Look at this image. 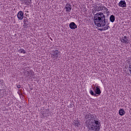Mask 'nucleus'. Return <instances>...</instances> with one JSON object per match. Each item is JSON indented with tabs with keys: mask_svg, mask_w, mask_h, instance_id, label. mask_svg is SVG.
I'll list each match as a JSON object with an SVG mask.
<instances>
[{
	"mask_svg": "<svg viewBox=\"0 0 131 131\" xmlns=\"http://www.w3.org/2000/svg\"><path fill=\"white\" fill-rule=\"evenodd\" d=\"M101 12V6L100 5L94 6L92 13L94 15V21L96 26L97 27H104L106 25V16L103 12Z\"/></svg>",
	"mask_w": 131,
	"mask_h": 131,
	"instance_id": "1",
	"label": "nucleus"
},
{
	"mask_svg": "<svg viewBox=\"0 0 131 131\" xmlns=\"http://www.w3.org/2000/svg\"><path fill=\"white\" fill-rule=\"evenodd\" d=\"M96 115L88 113L85 116L84 121L87 124V127L90 131L100 130L101 124L98 120H96Z\"/></svg>",
	"mask_w": 131,
	"mask_h": 131,
	"instance_id": "2",
	"label": "nucleus"
},
{
	"mask_svg": "<svg viewBox=\"0 0 131 131\" xmlns=\"http://www.w3.org/2000/svg\"><path fill=\"white\" fill-rule=\"evenodd\" d=\"M52 52H53V54H52L53 57L55 58L56 60H57V59H58V58L60 56V52H59L58 50H55V51H53Z\"/></svg>",
	"mask_w": 131,
	"mask_h": 131,
	"instance_id": "3",
	"label": "nucleus"
},
{
	"mask_svg": "<svg viewBox=\"0 0 131 131\" xmlns=\"http://www.w3.org/2000/svg\"><path fill=\"white\" fill-rule=\"evenodd\" d=\"M24 13H23V11H20L18 12L17 15L18 19H19V20H23V18H24Z\"/></svg>",
	"mask_w": 131,
	"mask_h": 131,
	"instance_id": "4",
	"label": "nucleus"
},
{
	"mask_svg": "<svg viewBox=\"0 0 131 131\" xmlns=\"http://www.w3.org/2000/svg\"><path fill=\"white\" fill-rule=\"evenodd\" d=\"M120 40L123 43H126L127 45L128 43V39H127V37L126 36L122 37Z\"/></svg>",
	"mask_w": 131,
	"mask_h": 131,
	"instance_id": "5",
	"label": "nucleus"
},
{
	"mask_svg": "<svg viewBox=\"0 0 131 131\" xmlns=\"http://www.w3.org/2000/svg\"><path fill=\"white\" fill-rule=\"evenodd\" d=\"M119 6L122 8H126V3H125V1H121L119 3Z\"/></svg>",
	"mask_w": 131,
	"mask_h": 131,
	"instance_id": "6",
	"label": "nucleus"
},
{
	"mask_svg": "<svg viewBox=\"0 0 131 131\" xmlns=\"http://www.w3.org/2000/svg\"><path fill=\"white\" fill-rule=\"evenodd\" d=\"M70 28L71 29H76L77 28V25L74 22H72L69 25Z\"/></svg>",
	"mask_w": 131,
	"mask_h": 131,
	"instance_id": "7",
	"label": "nucleus"
},
{
	"mask_svg": "<svg viewBox=\"0 0 131 131\" xmlns=\"http://www.w3.org/2000/svg\"><path fill=\"white\" fill-rule=\"evenodd\" d=\"M66 12H70L71 11L72 7L69 4H67L65 7Z\"/></svg>",
	"mask_w": 131,
	"mask_h": 131,
	"instance_id": "8",
	"label": "nucleus"
},
{
	"mask_svg": "<svg viewBox=\"0 0 131 131\" xmlns=\"http://www.w3.org/2000/svg\"><path fill=\"white\" fill-rule=\"evenodd\" d=\"M96 95H101V90L99 88V86H96V90L95 91Z\"/></svg>",
	"mask_w": 131,
	"mask_h": 131,
	"instance_id": "9",
	"label": "nucleus"
},
{
	"mask_svg": "<svg viewBox=\"0 0 131 131\" xmlns=\"http://www.w3.org/2000/svg\"><path fill=\"white\" fill-rule=\"evenodd\" d=\"M24 27H28V25H29V21H28V19H24Z\"/></svg>",
	"mask_w": 131,
	"mask_h": 131,
	"instance_id": "10",
	"label": "nucleus"
},
{
	"mask_svg": "<svg viewBox=\"0 0 131 131\" xmlns=\"http://www.w3.org/2000/svg\"><path fill=\"white\" fill-rule=\"evenodd\" d=\"M73 124L74 125V126H77V127H78V126L80 125V123L78 120H76L74 121Z\"/></svg>",
	"mask_w": 131,
	"mask_h": 131,
	"instance_id": "11",
	"label": "nucleus"
},
{
	"mask_svg": "<svg viewBox=\"0 0 131 131\" xmlns=\"http://www.w3.org/2000/svg\"><path fill=\"white\" fill-rule=\"evenodd\" d=\"M110 20L111 22H112V23H113V22L115 21V16H114V15H111L110 17Z\"/></svg>",
	"mask_w": 131,
	"mask_h": 131,
	"instance_id": "12",
	"label": "nucleus"
},
{
	"mask_svg": "<svg viewBox=\"0 0 131 131\" xmlns=\"http://www.w3.org/2000/svg\"><path fill=\"white\" fill-rule=\"evenodd\" d=\"M119 114H120V115H121V116H122L124 115V114H125V112L123 109H121L119 110Z\"/></svg>",
	"mask_w": 131,
	"mask_h": 131,
	"instance_id": "13",
	"label": "nucleus"
},
{
	"mask_svg": "<svg viewBox=\"0 0 131 131\" xmlns=\"http://www.w3.org/2000/svg\"><path fill=\"white\" fill-rule=\"evenodd\" d=\"M106 27L103 28V30H108V29H109V28H110V26H109V23L106 24Z\"/></svg>",
	"mask_w": 131,
	"mask_h": 131,
	"instance_id": "14",
	"label": "nucleus"
},
{
	"mask_svg": "<svg viewBox=\"0 0 131 131\" xmlns=\"http://www.w3.org/2000/svg\"><path fill=\"white\" fill-rule=\"evenodd\" d=\"M19 53H21V54H26V51L24 49H20L18 50Z\"/></svg>",
	"mask_w": 131,
	"mask_h": 131,
	"instance_id": "15",
	"label": "nucleus"
},
{
	"mask_svg": "<svg viewBox=\"0 0 131 131\" xmlns=\"http://www.w3.org/2000/svg\"><path fill=\"white\" fill-rule=\"evenodd\" d=\"M100 8H101V11H105V9L107 8L106 7H105V6L103 5V6H100Z\"/></svg>",
	"mask_w": 131,
	"mask_h": 131,
	"instance_id": "16",
	"label": "nucleus"
},
{
	"mask_svg": "<svg viewBox=\"0 0 131 131\" xmlns=\"http://www.w3.org/2000/svg\"><path fill=\"white\" fill-rule=\"evenodd\" d=\"M90 93L91 95H92V96H94V97H96V96H97V94L94 93V91H93V90H92L90 91Z\"/></svg>",
	"mask_w": 131,
	"mask_h": 131,
	"instance_id": "17",
	"label": "nucleus"
},
{
	"mask_svg": "<svg viewBox=\"0 0 131 131\" xmlns=\"http://www.w3.org/2000/svg\"><path fill=\"white\" fill-rule=\"evenodd\" d=\"M105 11V14H109V13H110V11L107 8H106Z\"/></svg>",
	"mask_w": 131,
	"mask_h": 131,
	"instance_id": "18",
	"label": "nucleus"
},
{
	"mask_svg": "<svg viewBox=\"0 0 131 131\" xmlns=\"http://www.w3.org/2000/svg\"><path fill=\"white\" fill-rule=\"evenodd\" d=\"M17 89H20L21 88V85L20 84H18L17 85Z\"/></svg>",
	"mask_w": 131,
	"mask_h": 131,
	"instance_id": "19",
	"label": "nucleus"
},
{
	"mask_svg": "<svg viewBox=\"0 0 131 131\" xmlns=\"http://www.w3.org/2000/svg\"><path fill=\"white\" fill-rule=\"evenodd\" d=\"M100 31H104L103 28L102 29H99Z\"/></svg>",
	"mask_w": 131,
	"mask_h": 131,
	"instance_id": "20",
	"label": "nucleus"
},
{
	"mask_svg": "<svg viewBox=\"0 0 131 131\" xmlns=\"http://www.w3.org/2000/svg\"><path fill=\"white\" fill-rule=\"evenodd\" d=\"M24 2L25 3V4H27V0H24Z\"/></svg>",
	"mask_w": 131,
	"mask_h": 131,
	"instance_id": "21",
	"label": "nucleus"
},
{
	"mask_svg": "<svg viewBox=\"0 0 131 131\" xmlns=\"http://www.w3.org/2000/svg\"><path fill=\"white\" fill-rule=\"evenodd\" d=\"M28 72L27 74H28V75H29V74H30L29 72Z\"/></svg>",
	"mask_w": 131,
	"mask_h": 131,
	"instance_id": "22",
	"label": "nucleus"
}]
</instances>
